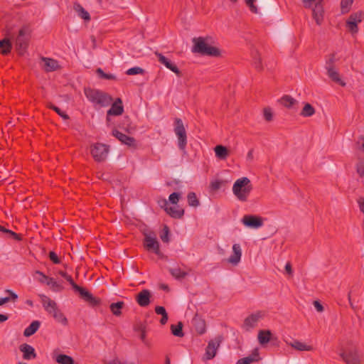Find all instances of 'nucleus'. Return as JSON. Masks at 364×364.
Listing matches in <instances>:
<instances>
[{
	"label": "nucleus",
	"instance_id": "24",
	"mask_svg": "<svg viewBox=\"0 0 364 364\" xmlns=\"http://www.w3.org/2000/svg\"><path fill=\"white\" fill-rule=\"evenodd\" d=\"M242 250L239 244H234L232 246V255L228 258V262L232 264H237L241 259Z\"/></svg>",
	"mask_w": 364,
	"mask_h": 364
},
{
	"label": "nucleus",
	"instance_id": "47",
	"mask_svg": "<svg viewBox=\"0 0 364 364\" xmlns=\"http://www.w3.org/2000/svg\"><path fill=\"white\" fill-rule=\"evenodd\" d=\"M170 230L169 228L165 225L163 228V231L160 235V237L164 242H168L170 240Z\"/></svg>",
	"mask_w": 364,
	"mask_h": 364
},
{
	"label": "nucleus",
	"instance_id": "38",
	"mask_svg": "<svg viewBox=\"0 0 364 364\" xmlns=\"http://www.w3.org/2000/svg\"><path fill=\"white\" fill-rule=\"evenodd\" d=\"M315 114L314 107L309 103L306 102L304 104L303 109L300 112V115L304 117H311Z\"/></svg>",
	"mask_w": 364,
	"mask_h": 364
},
{
	"label": "nucleus",
	"instance_id": "18",
	"mask_svg": "<svg viewBox=\"0 0 364 364\" xmlns=\"http://www.w3.org/2000/svg\"><path fill=\"white\" fill-rule=\"evenodd\" d=\"M151 293L149 289H142L135 296L136 303L141 307H146L151 303Z\"/></svg>",
	"mask_w": 364,
	"mask_h": 364
},
{
	"label": "nucleus",
	"instance_id": "2",
	"mask_svg": "<svg viewBox=\"0 0 364 364\" xmlns=\"http://www.w3.org/2000/svg\"><path fill=\"white\" fill-rule=\"evenodd\" d=\"M31 36L30 26L25 24L19 29L14 41L16 50L19 56H23L29 46Z\"/></svg>",
	"mask_w": 364,
	"mask_h": 364
},
{
	"label": "nucleus",
	"instance_id": "33",
	"mask_svg": "<svg viewBox=\"0 0 364 364\" xmlns=\"http://www.w3.org/2000/svg\"><path fill=\"white\" fill-rule=\"evenodd\" d=\"M289 345L294 349L300 351H310L313 350L311 346L306 345L298 340H294L293 342L290 343Z\"/></svg>",
	"mask_w": 364,
	"mask_h": 364
},
{
	"label": "nucleus",
	"instance_id": "16",
	"mask_svg": "<svg viewBox=\"0 0 364 364\" xmlns=\"http://www.w3.org/2000/svg\"><path fill=\"white\" fill-rule=\"evenodd\" d=\"M112 134L116 137L122 144L128 146L129 147L136 149L137 144L136 139L130 136H128L122 132H119L117 129H114L112 132Z\"/></svg>",
	"mask_w": 364,
	"mask_h": 364
},
{
	"label": "nucleus",
	"instance_id": "46",
	"mask_svg": "<svg viewBox=\"0 0 364 364\" xmlns=\"http://www.w3.org/2000/svg\"><path fill=\"white\" fill-rule=\"evenodd\" d=\"M353 3V0H341V13L346 14V13L349 12Z\"/></svg>",
	"mask_w": 364,
	"mask_h": 364
},
{
	"label": "nucleus",
	"instance_id": "45",
	"mask_svg": "<svg viewBox=\"0 0 364 364\" xmlns=\"http://www.w3.org/2000/svg\"><path fill=\"white\" fill-rule=\"evenodd\" d=\"M1 232L8 234L10 237L16 241H21L23 240V237L21 234H18L9 229L4 228V226L2 227Z\"/></svg>",
	"mask_w": 364,
	"mask_h": 364
},
{
	"label": "nucleus",
	"instance_id": "19",
	"mask_svg": "<svg viewBox=\"0 0 364 364\" xmlns=\"http://www.w3.org/2000/svg\"><path fill=\"white\" fill-rule=\"evenodd\" d=\"M191 323L198 335H203L206 332L205 321L198 313L193 316Z\"/></svg>",
	"mask_w": 364,
	"mask_h": 364
},
{
	"label": "nucleus",
	"instance_id": "25",
	"mask_svg": "<svg viewBox=\"0 0 364 364\" xmlns=\"http://www.w3.org/2000/svg\"><path fill=\"white\" fill-rule=\"evenodd\" d=\"M259 360L260 357L258 349L255 348L250 355L239 359L236 364H250Z\"/></svg>",
	"mask_w": 364,
	"mask_h": 364
},
{
	"label": "nucleus",
	"instance_id": "4",
	"mask_svg": "<svg viewBox=\"0 0 364 364\" xmlns=\"http://www.w3.org/2000/svg\"><path fill=\"white\" fill-rule=\"evenodd\" d=\"M41 302L45 310L58 323L66 326L68 324V319L62 311L59 309L57 303L50 299L48 296L44 294H40Z\"/></svg>",
	"mask_w": 364,
	"mask_h": 364
},
{
	"label": "nucleus",
	"instance_id": "41",
	"mask_svg": "<svg viewBox=\"0 0 364 364\" xmlns=\"http://www.w3.org/2000/svg\"><path fill=\"white\" fill-rule=\"evenodd\" d=\"M96 73L97 76L101 79H105L109 80H117V77L111 73H106L103 71V70L100 68H98L96 70Z\"/></svg>",
	"mask_w": 364,
	"mask_h": 364
},
{
	"label": "nucleus",
	"instance_id": "9",
	"mask_svg": "<svg viewBox=\"0 0 364 364\" xmlns=\"http://www.w3.org/2000/svg\"><path fill=\"white\" fill-rule=\"evenodd\" d=\"M316 0H303L304 6L305 8H311L312 3ZM323 0H318L312 8V17L315 20L317 25L320 26L323 23L324 9L322 4Z\"/></svg>",
	"mask_w": 364,
	"mask_h": 364
},
{
	"label": "nucleus",
	"instance_id": "39",
	"mask_svg": "<svg viewBox=\"0 0 364 364\" xmlns=\"http://www.w3.org/2000/svg\"><path fill=\"white\" fill-rule=\"evenodd\" d=\"M58 274L62 277H63L65 280H67L69 284L72 286V288L74 290V291L75 292L80 286H79L78 284H77L74 280L73 279L72 277L70 275H69L67 272H64V271H62V270H60L58 272Z\"/></svg>",
	"mask_w": 364,
	"mask_h": 364
},
{
	"label": "nucleus",
	"instance_id": "53",
	"mask_svg": "<svg viewBox=\"0 0 364 364\" xmlns=\"http://www.w3.org/2000/svg\"><path fill=\"white\" fill-rule=\"evenodd\" d=\"M48 257L50 260L55 264H60L61 262L60 259H59L58 256L54 251H50L48 254Z\"/></svg>",
	"mask_w": 364,
	"mask_h": 364
},
{
	"label": "nucleus",
	"instance_id": "40",
	"mask_svg": "<svg viewBox=\"0 0 364 364\" xmlns=\"http://www.w3.org/2000/svg\"><path fill=\"white\" fill-rule=\"evenodd\" d=\"M46 284L47 285L50 286L51 289L55 292H60L64 289V287L52 277L48 279Z\"/></svg>",
	"mask_w": 364,
	"mask_h": 364
},
{
	"label": "nucleus",
	"instance_id": "11",
	"mask_svg": "<svg viewBox=\"0 0 364 364\" xmlns=\"http://www.w3.org/2000/svg\"><path fill=\"white\" fill-rule=\"evenodd\" d=\"M363 18V13L358 11L351 14L346 21V27L352 35L358 32V23H360Z\"/></svg>",
	"mask_w": 364,
	"mask_h": 364
},
{
	"label": "nucleus",
	"instance_id": "10",
	"mask_svg": "<svg viewBox=\"0 0 364 364\" xmlns=\"http://www.w3.org/2000/svg\"><path fill=\"white\" fill-rule=\"evenodd\" d=\"M174 132L178 138V146L180 150L184 151L187 145V135L183 121L180 118L174 119Z\"/></svg>",
	"mask_w": 364,
	"mask_h": 364
},
{
	"label": "nucleus",
	"instance_id": "57",
	"mask_svg": "<svg viewBox=\"0 0 364 364\" xmlns=\"http://www.w3.org/2000/svg\"><path fill=\"white\" fill-rule=\"evenodd\" d=\"M36 274H39V275L41 277V279H39V282H40L41 283H43H43H46V282H47V281H48V279H50V277H49L46 276V274H44L42 272H41V271H39V270H37V271L36 272Z\"/></svg>",
	"mask_w": 364,
	"mask_h": 364
},
{
	"label": "nucleus",
	"instance_id": "43",
	"mask_svg": "<svg viewBox=\"0 0 364 364\" xmlns=\"http://www.w3.org/2000/svg\"><path fill=\"white\" fill-rule=\"evenodd\" d=\"M188 205L192 207H198L200 205L199 200L194 192H190L187 196Z\"/></svg>",
	"mask_w": 364,
	"mask_h": 364
},
{
	"label": "nucleus",
	"instance_id": "48",
	"mask_svg": "<svg viewBox=\"0 0 364 364\" xmlns=\"http://www.w3.org/2000/svg\"><path fill=\"white\" fill-rule=\"evenodd\" d=\"M125 73L128 75H135L139 74H144V70L140 67H133L128 69Z\"/></svg>",
	"mask_w": 364,
	"mask_h": 364
},
{
	"label": "nucleus",
	"instance_id": "36",
	"mask_svg": "<svg viewBox=\"0 0 364 364\" xmlns=\"http://www.w3.org/2000/svg\"><path fill=\"white\" fill-rule=\"evenodd\" d=\"M168 271L171 276L178 280H181L188 275L186 272L181 270L180 268H170Z\"/></svg>",
	"mask_w": 364,
	"mask_h": 364
},
{
	"label": "nucleus",
	"instance_id": "1",
	"mask_svg": "<svg viewBox=\"0 0 364 364\" xmlns=\"http://www.w3.org/2000/svg\"><path fill=\"white\" fill-rule=\"evenodd\" d=\"M193 46L192 52L204 56L219 57L221 55L220 50L212 44L214 43L211 36L195 37L192 40Z\"/></svg>",
	"mask_w": 364,
	"mask_h": 364
},
{
	"label": "nucleus",
	"instance_id": "54",
	"mask_svg": "<svg viewBox=\"0 0 364 364\" xmlns=\"http://www.w3.org/2000/svg\"><path fill=\"white\" fill-rule=\"evenodd\" d=\"M5 293L9 295L8 297L11 302H16L18 299V296L11 289H6Z\"/></svg>",
	"mask_w": 364,
	"mask_h": 364
},
{
	"label": "nucleus",
	"instance_id": "21",
	"mask_svg": "<svg viewBox=\"0 0 364 364\" xmlns=\"http://www.w3.org/2000/svg\"><path fill=\"white\" fill-rule=\"evenodd\" d=\"M111 105L110 109L107 112V115L120 116L124 113V106L121 98L118 97Z\"/></svg>",
	"mask_w": 364,
	"mask_h": 364
},
{
	"label": "nucleus",
	"instance_id": "37",
	"mask_svg": "<svg viewBox=\"0 0 364 364\" xmlns=\"http://www.w3.org/2000/svg\"><path fill=\"white\" fill-rule=\"evenodd\" d=\"M55 361L59 364H74V359L65 354H59L55 356Z\"/></svg>",
	"mask_w": 364,
	"mask_h": 364
},
{
	"label": "nucleus",
	"instance_id": "8",
	"mask_svg": "<svg viewBox=\"0 0 364 364\" xmlns=\"http://www.w3.org/2000/svg\"><path fill=\"white\" fill-rule=\"evenodd\" d=\"M109 151V146L102 143H95L90 146V154L98 163L106 160Z\"/></svg>",
	"mask_w": 364,
	"mask_h": 364
},
{
	"label": "nucleus",
	"instance_id": "29",
	"mask_svg": "<svg viewBox=\"0 0 364 364\" xmlns=\"http://www.w3.org/2000/svg\"><path fill=\"white\" fill-rule=\"evenodd\" d=\"M214 151L215 153V156L221 160L226 159L230 154L229 149L226 146L221 144L216 145L214 148Z\"/></svg>",
	"mask_w": 364,
	"mask_h": 364
},
{
	"label": "nucleus",
	"instance_id": "58",
	"mask_svg": "<svg viewBox=\"0 0 364 364\" xmlns=\"http://www.w3.org/2000/svg\"><path fill=\"white\" fill-rule=\"evenodd\" d=\"M155 312L156 314L161 316L167 313L166 309L162 306H156L155 307Z\"/></svg>",
	"mask_w": 364,
	"mask_h": 364
},
{
	"label": "nucleus",
	"instance_id": "51",
	"mask_svg": "<svg viewBox=\"0 0 364 364\" xmlns=\"http://www.w3.org/2000/svg\"><path fill=\"white\" fill-rule=\"evenodd\" d=\"M359 159L358 163L356 164V171L360 177L362 178L364 176V161L360 158Z\"/></svg>",
	"mask_w": 364,
	"mask_h": 364
},
{
	"label": "nucleus",
	"instance_id": "61",
	"mask_svg": "<svg viewBox=\"0 0 364 364\" xmlns=\"http://www.w3.org/2000/svg\"><path fill=\"white\" fill-rule=\"evenodd\" d=\"M284 268H285V271H286L287 274H289V276H292L293 269H292L291 264L289 262H288L286 264Z\"/></svg>",
	"mask_w": 364,
	"mask_h": 364
},
{
	"label": "nucleus",
	"instance_id": "30",
	"mask_svg": "<svg viewBox=\"0 0 364 364\" xmlns=\"http://www.w3.org/2000/svg\"><path fill=\"white\" fill-rule=\"evenodd\" d=\"M41 322L39 321H33L26 327L23 331L25 337H30L35 334L40 328Z\"/></svg>",
	"mask_w": 364,
	"mask_h": 364
},
{
	"label": "nucleus",
	"instance_id": "42",
	"mask_svg": "<svg viewBox=\"0 0 364 364\" xmlns=\"http://www.w3.org/2000/svg\"><path fill=\"white\" fill-rule=\"evenodd\" d=\"M228 183L227 181L223 180H215L212 181L210 183V190L212 192H216L218 191L223 186H225Z\"/></svg>",
	"mask_w": 364,
	"mask_h": 364
},
{
	"label": "nucleus",
	"instance_id": "5",
	"mask_svg": "<svg viewBox=\"0 0 364 364\" xmlns=\"http://www.w3.org/2000/svg\"><path fill=\"white\" fill-rule=\"evenodd\" d=\"M253 189L251 181L247 177H242L234 183L232 192L237 198L242 202L247 201Z\"/></svg>",
	"mask_w": 364,
	"mask_h": 364
},
{
	"label": "nucleus",
	"instance_id": "7",
	"mask_svg": "<svg viewBox=\"0 0 364 364\" xmlns=\"http://www.w3.org/2000/svg\"><path fill=\"white\" fill-rule=\"evenodd\" d=\"M336 53L329 55V58L326 62V69L329 78L334 82L342 87H345L346 83L341 78L340 75L335 69Z\"/></svg>",
	"mask_w": 364,
	"mask_h": 364
},
{
	"label": "nucleus",
	"instance_id": "49",
	"mask_svg": "<svg viewBox=\"0 0 364 364\" xmlns=\"http://www.w3.org/2000/svg\"><path fill=\"white\" fill-rule=\"evenodd\" d=\"M181 198V193L178 192H173L170 194L168 197L169 202L173 205H177Z\"/></svg>",
	"mask_w": 364,
	"mask_h": 364
},
{
	"label": "nucleus",
	"instance_id": "17",
	"mask_svg": "<svg viewBox=\"0 0 364 364\" xmlns=\"http://www.w3.org/2000/svg\"><path fill=\"white\" fill-rule=\"evenodd\" d=\"M155 55L157 56L158 60L160 63L163 64L166 68L173 72L177 75V77H182L183 75L181 71L178 69L176 65L171 62V60L159 52H155Z\"/></svg>",
	"mask_w": 364,
	"mask_h": 364
},
{
	"label": "nucleus",
	"instance_id": "27",
	"mask_svg": "<svg viewBox=\"0 0 364 364\" xmlns=\"http://www.w3.org/2000/svg\"><path fill=\"white\" fill-rule=\"evenodd\" d=\"M164 210L168 215L174 219L182 218L185 213L183 208H176V207H166Z\"/></svg>",
	"mask_w": 364,
	"mask_h": 364
},
{
	"label": "nucleus",
	"instance_id": "3",
	"mask_svg": "<svg viewBox=\"0 0 364 364\" xmlns=\"http://www.w3.org/2000/svg\"><path fill=\"white\" fill-rule=\"evenodd\" d=\"M84 93L90 102L99 105L102 107L109 106L113 101L110 95L100 90L85 87Z\"/></svg>",
	"mask_w": 364,
	"mask_h": 364
},
{
	"label": "nucleus",
	"instance_id": "50",
	"mask_svg": "<svg viewBox=\"0 0 364 364\" xmlns=\"http://www.w3.org/2000/svg\"><path fill=\"white\" fill-rule=\"evenodd\" d=\"M263 115L264 118L267 122H271L273 119V113L272 110L270 107H265L263 109Z\"/></svg>",
	"mask_w": 364,
	"mask_h": 364
},
{
	"label": "nucleus",
	"instance_id": "28",
	"mask_svg": "<svg viewBox=\"0 0 364 364\" xmlns=\"http://www.w3.org/2000/svg\"><path fill=\"white\" fill-rule=\"evenodd\" d=\"M279 102L287 108H294L295 105H298L299 102L291 96L285 95L279 100Z\"/></svg>",
	"mask_w": 364,
	"mask_h": 364
},
{
	"label": "nucleus",
	"instance_id": "31",
	"mask_svg": "<svg viewBox=\"0 0 364 364\" xmlns=\"http://www.w3.org/2000/svg\"><path fill=\"white\" fill-rule=\"evenodd\" d=\"M125 304L122 301H119L117 302L112 303L109 305V309L112 314L115 316H120L122 314V310L124 307Z\"/></svg>",
	"mask_w": 364,
	"mask_h": 364
},
{
	"label": "nucleus",
	"instance_id": "12",
	"mask_svg": "<svg viewBox=\"0 0 364 364\" xmlns=\"http://www.w3.org/2000/svg\"><path fill=\"white\" fill-rule=\"evenodd\" d=\"M75 292L78 293L80 297L87 302L92 307L98 306L102 303V300L100 298L94 296L91 292L84 287H80Z\"/></svg>",
	"mask_w": 364,
	"mask_h": 364
},
{
	"label": "nucleus",
	"instance_id": "62",
	"mask_svg": "<svg viewBox=\"0 0 364 364\" xmlns=\"http://www.w3.org/2000/svg\"><path fill=\"white\" fill-rule=\"evenodd\" d=\"M140 331H141L140 338H141V340L143 342H144V341H145V339H146V331H145V327H144V326H140Z\"/></svg>",
	"mask_w": 364,
	"mask_h": 364
},
{
	"label": "nucleus",
	"instance_id": "52",
	"mask_svg": "<svg viewBox=\"0 0 364 364\" xmlns=\"http://www.w3.org/2000/svg\"><path fill=\"white\" fill-rule=\"evenodd\" d=\"M253 63L257 70H261L262 69L261 58L257 51L255 53Z\"/></svg>",
	"mask_w": 364,
	"mask_h": 364
},
{
	"label": "nucleus",
	"instance_id": "15",
	"mask_svg": "<svg viewBox=\"0 0 364 364\" xmlns=\"http://www.w3.org/2000/svg\"><path fill=\"white\" fill-rule=\"evenodd\" d=\"M242 223L247 228L257 229L263 225V218L256 215H245L242 218Z\"/></svg>",
	"mask_w": 364,
	"mask_h": 364
},
{
	"label": "nucleus",
	"instance_id": "55",
	"mask_svg": "<svg viewBox=\"0 0 364 364\" xmlns=\"http://www.w3.org/2000/svg\"><path fill=\"white\" fill-rule=\"evenodd\" d=\"M356 149L364 154V136L360 135L356 141Z\"/></svg>",
	"mask_w": 364,
	"mask_h": 364
},
{
	"label": "nucleus",
	"instance_id": "23",
	"mask_svg": "<svg viewBox=\"0 0 364 364\" xmlns=\"http://www.w3.org/2000/svg\"><path fill=\"white\" fill-rule=\"evenodd\" d=\"M41 60L44 62L43 68L47 73L55 71L60 68L58 62L53 58L42 57Z\"/></svg>",
	"mask_w": 364,
	"mask_h": 364
},
{
	"label": "nucleus",
	"instance_id": "44",
	"mask_svg": "<svg viewBox=\"0 0 364 364\" xmlns=\"http://www.w3.org/2000/svg\"><path fill=\"white\" fill-rule=\"evenodd\" d=\"M47 107L55 112L59 116H60L63 119H69L70 117L65 112L62 111L58 107L55 106L51 102H49L47 105Z\"/></svg>",
	"mask_w": 364,
	"mask_h": 364
},
{
	"label": "nucleus",
	"instance_id": "34",
	"mask_svg": "<svg viewBox=\"0 0 364 364\" xmlns=\"http://www.w3.org/2000/svg\"><path fill=\"white\" fill-rule=\"evenodd\" d=\"M260 318L259 313L257 314H252L249 316H247L244 321V325L249 328H253L255 324L259 321Z\"/></svg>",
	"mask_w": 364,
	"mask_h": 364
},
{
	"label": "nucleus",
	"instance_id": "32",
	"mask_svg": "<svg viewBox=\"0 0 364 364\" xmlns=\"http://www.w3.org/2000/svg\"><path fill=\"white\" fill-rule=\"evenodd\" d=\"M73 9L81 18L86 21H90V14L79 3L75 2L73 5Z\"/></svg>",
	"mask_w": 364,
	"mask_h": 364
},
{
	"label": "nucleus",
	"instance_id": "35",
	"mask_svg": "<svg viewBox=\"0 0 364 364\" xmlns=\"http://www.w3.org/2000/svg\"><path fill=\"white\" fill-rule=\"evenodd\" d=\"M183 324L181 321H178L176 324H172L171 326V333L176 337H183L184 333L183 331Z\"/></svg>",
	"mask_w": 364,
	"mask_h": 364
},
{
	"label": "nucleus",
	"instance_id": "20",
	"mask_svg": "<svg viewBox=\"0 0 364 364\" xmlns=\"http://www.w3.org/2000/svg\"><path fill=\"white\" fill-rule=\"evenodd\" d=\"M9 36L10 33L8 31L6 37L0 40V53L4 56L9 55L13 48V44L11 38L8 37Z\"/></svg>",
	"mask_w": 364,
	"mask_h": 364
},
{
	"label": "nucleus",
	"instance_id": "63",
	"mask_svg": "<svg viewBox=\"0 0 364 364\" xmlns=\"http://www.w3.org/2000/svg\"><path fill=\"white\" fill-rule=\"evenodd\" d=\"M168 314H163L161 316V318L160 319V323L161 325H165L167 321H168Z\"/></svg>",
	"mask_w": 364,
	"mask_h": 364
},
{
	"label": "nucleus",
	"instance_id": "6",
	"mask_svg": "<svg viewBox=\"0 0 364 364\" xmlns=\"http://www.w3.org/2000/svg\"><path fill=\"white\" fill-rule=\"evenodd\" d=\"M143 245L149 251L155 253L159 257L164 258V255L160 250V244L156 238V235L154 231L144 233Z\"/></svg>",
	"mask_w": 364,
	"mask_h": 364
},
{
	"label": "nucleus",
	"instance_id": "56",
	"mask_svg": "<svg viewBox=\"0 0 364 364\" xmlns=\"http://www.w3.org/2000/svg\"><path fill=\"white\" fill-rule=\"evenodd\" d=\"M256 0H245V3L247 6L250 8L251 12L254 14L258 13V9L257 6L254 4Z\"/></svg>",
	"mask_w": 364,
	"mask_h": 364
},
{
	"label": "nucleus",
	"instance_id": "13",
	"mask_svg": "<svg viewBox=\"0 0 364 364\" xmlns=\"http://www.w3.org/2000/svg\"><path fill=\"white\" fill-rule=\"evenodd\" d=\"M223 341L222 336H218L214 339H211L205 348V357L206 360L213 359L217 353L221 342Z\"/></svg>",
	"mask_w": 364,
	"mask_h": 364
},
{
	"label": "nucleus",
	"instance_id": "14",
	"mask_svg": "<svg viewBox=\"0 0 364 364\" xmlns=\"http://www.w3.org/2000/svg\"><path fill=\"white\" fill-rule=\"evenodd\" d=\"M340 355L346 364H362L361 357L356 349L345 350Z\"/></svg>",
	"mask_w": 364,
	"mask_h": 364
},
{
	"label": "nucleus",
	"instance_id": "59",
	"mask_svg": "<svg viewBox=\"0 0 364 364\" xmlns=\"http://www.w3.org/2000/svg\"><path fill=\"white\" fill-rule=\"evenodd\" d=\"M314 306L318 312H322L324 310L323 305L318 300L314 301Z\"/></svg>",
	"mask_w": 364,
	"mask_h": 364
},
{
	"label": "nucleus",
	"instance_id": "60",
	"mask_svg": "<svg viewBox=\"0 0 364 364\" xmlns=\"http://www.w3.org/2000/svg\"><path fill=\"white\" fill-rule=\"evenodd\" d=\"M269 343H271V346L278 347L279 346L280 342L277 336L272 335V339L269 341Z\"/></svg>",
	"mask_w": 364,
	"mask_h": 364
},
{
	"label": "nucleus",
	"instance_id": "22",
	"mask_svg": "<svg viewBox=\"0 0 364 364\" xmlns=\"http://www.w3.org/2000/svg\"><path fill=\"white\" fill-rule=\"evenodd\" d=\"M19 350L23 353V358L24 360H32L37 357L35 348L28 343L20 345Z\"/></svg>",
	"mask_w": 364,
	"mask_h": 364
},
{
	"label": "nucleus",
	"instance_id": "26",
	"mask_svg": "<svg viewBox=\"0 0 364 364\" xmlns=\"http://www.w3.org/2000/svg\"><path fill=\"white\" fill-rule=\"evenodd\" d=\"M272 335L270 330H260L257 336L259 344L262 346L267 345L271 341Z\"/></svg>",
	"mask_w": 364,
	"mask_h": 364
},
{
	"label": "nucleus",
	"instance_id": "64",
	"mask_svg": "<svg viewBox=\"0 0 364 364\" xmlns=\"http://www.w3.org/2000/svg\"><path fill=\"white\" fill-rule=\"evenodd\" d=\"M8 302H10L8 296L0 298V306H3Z\"/></svg>",
	"mask_w": 364,
	"mask_h": 364
}]
</instances>
